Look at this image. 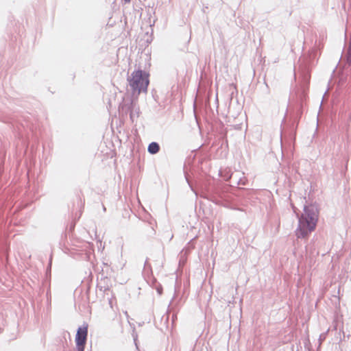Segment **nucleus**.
I'll return each instance as SVG.
<instances>
[{
  "label": "nucleus",
  "instance_id": "5",
  "mask_svg": "<svg viewBox=\"0 0 351 351\" xmlns=\"http://www.w3.org/2000/svg\"><path fill=\"white\" fill-rule=\"evenodd\" d=\"M347 61L350 64H351V41L348 49Z\"/></svg>",
  "mask_w": 351,
  "mask_h": 351
},
{
  "label": "nucleus",
  "instance_id": "1",
  "mask_svg": "<svg viewBox=\"0 0 351 351\" xmlns=\"http://www.w3.org/2000/svg\"><path fill=\"white\" fill-rule=\"evenodd\" d=\"M319 219V210L314 205L306 206L304 213L299 217L298 227L295 230L298 238H307L316 228Z\"/></svg>",
  "mask_w": 351,
  "mask_h": 351
},
{
  "label": "nucleus",
  "instance_id": "6",
  "mask_svg": "<svg viewBox=\"0 0 351 351\" xmlns=\"http://www.w3.org/2000/svg\"><path fill=\"white\" fill-rule=\"evenodd\" d=\"M125 3H128L131 1V0H123Z\"/></svg>",
  "mask_w": 351,
  "mask_h": 351
},
{
  "label": "nucleus",
  "instance_id": "3",
  "mask_svg": "<svg viewBox=\"0 0 351 351\" xmlns=\"http://www.w3.org/2000/svg\"><path fill=\"white\" fill-rule=\"evenodd\" d=\"M88 335V326H84L77 329L75 343L77 351H84Z\"/></svg>",
  "mask_w": 351,
  "mask_h": 351
},
{
  "label": "nucleus",
  "instance_id": "2",
  "mask_svg": "<svg viewBox=\"0 0 351 351\" xmlns=\"http://www.w3.org/2000/svg\"><path fill=\"white\" fill-rule=\"evenodd\" d=\"M149 75L141 70L134 71L128 80L129 84L134 92L139 94L147 91L149 85Z\"/></svg>",
  "mask_w": 351,
  "mask_h": 351
},
{
  "label": "nucleus",
  "instance_id": "4",
  "mask_svg": "<svg viewBox=\"0 0 351 351\" xmlns=\"http://www.w3.org/2000/svg\"><path fill=\"white\" fill-rule=\"evenodd\" d=\"M160 147L157 143L153 142L148 146V152L152 154H155L158 152Z\"/></svg>",
  "mask_w": 351,
  "mask_h": 351
}]
</instances>
